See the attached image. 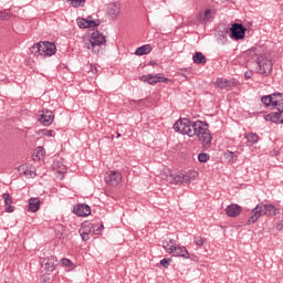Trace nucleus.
I'll return each instance as SVG.
<instances>
[{"label": "nucleus", "mask_w": 283, "mask_h": 283, "mask_svg": "<svg viewBox=\"0 0 283 283\" xmlns=\"http://www.w3.org/2000/svg\"><path fill=\"white\" fill-rule=\"evenodd\" d=\"M175 132L179 134H184V136H189L193 138L197 136L198 140L202 143L203 147H210L211 140L213 137L211 136V130H209V124L202 120L191 122L188 118L178 119L174 124Z\"/></svg>", "instance_id": "1"}, {"label": "nucleus", "mask_w": 283, "mask_h": 283, "mask_svg": "<svg viewBox=\"0 0 283 283\" xmlns=\"http://www.w3.org/2000/svg\"><path fill=\"white\" fill-rule=\"evenodd\" d=\"M280 210L273 205L259 203L252 209L251 217L247 221V224H255L256 220H260L262 216H277Z\"/></svg>", "instance_id": "2"}, {"label": "nucleus", "mask_w": 283, "mask_h": 283, "mask_svg": "<svg viewBox=\"0 0 283 283\" xmlns=\"http://www.w3.org/2000/svg\"><path fill=\"white\" fill-rule=\"evenodd\" d=\"M105 43H107L105 35L98 31H94L91 38L85 42V48L91 50L93 54H98Z\"/></svg>", "instance_id": "3"}, {"label": "nucleus", "mask_w": 283, "mask_h": 283, "mask_svg": "<svg viewBox=\"0 0 283 283\" xmlns=\"http://www.w3.org/2000/svg\"><path fill=\"white\" fill-rule=\"evenodd\" d=\"M255 62L259 67V74H262V76H271V73L273 72V62L266 57V55L258 56Z\"/></svg>", "instance_id": "4"}, {"label": "nucleus", "mask_w": 283, "mask_h": 283, "mask_svg": "<svg viewBox=\"0 0 283 283\" xmlns=\"http://www.w3.org/2000/svg\"><path fill=\"white\" fill-rule=\"evenodd\" d=\"M104 180L108 187H118L123 181V175L116 170H111L105 174Z\"/></svg>", "instance_id": "5"}, {"label": "nucleus", "mask_w": 283, "mask_h": 283, "mask_svg": "<svg viewBox=\"0 0 283 283\" xmlns=\"http://www.w3.org/2000/svg\"><path fill=\"white\" fill-rule=\"evenodd\" d=\"M143 83L148 85H156L157 83H171V80L163 77L160 74H147L139 77Z\"/></svg>", "instance_id": "6"}, {"label": "nucleus", "mask_w": 283, "mask_h": 283, "mask_svg": "<svg viewBox=\"0 0 283 283\" xmlns=\"http://www.w3.org/2000/svg\"><path fill=\"white\" fill-rule=\"evenodd\" d=\"M167 180L172 185H189V182H191V177L185 172H179L177 175H169Z\"/></svg>", "instance_id": "7"}, {"label": "nucleus", "mask_w": 283, "mask_h": 283, "mask_svg": "<svg viewBox=\"0 0 283 283\" xmlns=\"http://www.w3.org/2000/svg\"><path fill=\"white\" fill-rule=\"evenodd\" d=\"M231 38L234 39V41H240V39H244V34L247 32V28L240 23H233L230 28Z\"/></svg>", "instance_id": "8"}, {"label": "nucleus", "mask_w": 283, "mask_h": 283, "mask_svg": "<svg viewBox=\"0 0 283 283\" xmlns=\"http://www.w3.org/2000/svg\"><path fill=\"white\" fill-rule=\"evenodd\" d=\"M41 43V56H54L56 54V44L52 42H40Z\"/></svg>", "instance_id": "9"}, {"label": "nucleus", "mask_w": 283, "mask_h": 283, "mask_svg": "<svg viewBox=\"0 0 283 283\" xmlns=\"http://www.w3.org/2000/svg\"><path fill=\"white\" fill-rule=\"evenodd\" d=\"M73 212L75 216H78L80 218H87L92 213V208H90L88 205L85 203H78L76 207H74Z\"/></svg>", "instance_id": "10"}, {"label": "nucleus", "mask_w": 283, "mask_h": 283, "mask_svg": "<svg viewBox=\"0 0 283 283\" xmlns=\"http://www.w3.org/2000/svg\"><path fill=\"white\" fill-rule=\"evenodd\" d=\"M39 123L44 125V127H50L54 123V113L52 111H42V114L39 117Z\"/></svg>", "instance_id": "11"}, {"label": "nucleus", "mask_w": 283, "mask_h": 283, "mask_svg": "<svg viewBox=\"0 0 283 283\" xmlns=\"http://www.w3.org/2000/svg\"><path fill=\"white\" fill-rule=\"evenodd\" d=\"M265 120H271L276 125H283V108H277V112H272L265 116Z\"/></svg>", "instance_id": "12"}, {"label": "nucleus", "mask_w": 283, "mask_h": 283, "mask_svg": "<svg viewBox=\"0 0 283 283\" xmlns=\"http://www.w3.org/2000/svg\"><path fill=\"white\" fill-rule=\"evenodd\" d=\"M56 262H57L56 256H48L41 261V265L49 273H52L56 269Z\"/></svg>", "instance_id": "13"}, {"label": "nucleus", "mask_w": 283, "mask_h": 283, "mask_svg": "<svg viewBox=\"0 0 283 283\" xmlns=\"http://www.w3.org/2000/svg\"><path fill=\"white\" fill-rule=\"evenodd\" d=\"M197 20L199 23H210V21H213V11L211 9L200 11L197 14Z\"/></svg>", "instance_id": "14"}, {"label": "nucleus", "mask_w": 283, "mask_h": 283, "mask_svg": "<svg viewBox=\"0 0 283 283\" xmlns=\"http://www.w3.org/2000/svg\"><path fill=\"white\" fill-rule=\"evenodd\" d=\"M226 213L229 218H238L242 213V207L238 203L229 205L226 208Z\"/></svg>", "instance_id": "15"}, {"label": "nucleus", "mask_w": 283, "mask_h": 283, "mask_svg": "<svg viewBox=\"0 0 283 283\" xmlns=\"http://www.w3.org/2000/svg\"><path fill=\"white\" fill-rule=\"evenodd\" d=\"M107 14L111 17V19H118L120 14V3H111L107 8Z\"/></svg>", "instance_id": "16"}, {"label": "nucleus", "mask_w": 283, "mask_h": 283, "mask_svg": "<svg viewBox=\"0 0 283 283\" xmlns=\"http://www.w3.org/2000/svg\"><path fill=\"white\" fill-rule=\"evenodd\" d=\"M171 254L175 255V258H184L185 260H189V251H187V248L185 247L175 245Z\"/></svg>", "instance_id": "17"}, {"label": "nucleus", "mask_w": 283, "mask_h": 283, "mask_svg": "<svg viewBox=\"0 0 283 283\" xmlns=\"http://www.w3.org/2000/svg\"><path fill=\"white\" fill-rule=\"evenodd\" d=\"M90 233H92V223H84L80 229V235L84 242L90 240Z\"/></svg>", "instance_id": "18"}, {"label": "nucleus", "mask_w": 283, "mask_h": 283, "mask_svg": "<svg viewBox=\"0 0 283 283\" xmlns=\"http://www.w3.org/2000/svg\"><path fill=\"white\" fill-rule=\"evenodd\" d=\"M41 209V200L39 198H30L29 199V211L31 213H36Z\"/></svg>", "instance_id": "19"}, {"label": "nucleus", "mask_w": 283, "mask_h": 283, "mask_svg": "<svg viewBox=\"0 0 283 283\" xmlns=\"http://www.w3.org/2000/svg\"><path fill=\"white\" fill-rule=\"evenodd\" d=\"M216 85L220 90H229V87H233V81L227 78H218L216 81Z\"/></svg>", "instance_id": "20"}, {"label": "nucleus", "mask_w": 283, "mask_h": 283, "mask_svg": "<svg viewBox=\"0 0 283 283\" xmlns=\"http://www.w3.org/2000/svg\"><path fill=\"white\" fill-rule=\"evenodd\" d=\"M163 247H164L165 251H167V253L172 254L174 249H176V241H174L172 239L167 238L163 241Z\"/></svg>", "instance_id": "21"}, {"label": "nucleus", "mask_w": 283, "mask_h": 283, "mask_svg": "<svg viewBox=\"0 0 283 283\" xmlns=\"http://www.w3.org/2000/svg\"><path fill=\"white\" fill-rule=\"evenodd\" d=\"M192 61L196 63V65H205V63H207V57L205 54H202V52H196V54L192 56Z\"/></svg>", "instance_id": "22"}, {"label": "nucleus", "mask_w": 283, "mask_h": 283, "mask_svg": "<svg viewBox=\"0 0 283 283\" xmlns=\"http://www.w3.org/2000/svg\"><path fill=\"white\" fill-rule=\"evenodd\" d=\"M151 52V45L145 44L136 49L135 54L136 56H144V54H149Z\"/></svg>", "instance_id": "23"}, {"label": "nucleus", "mask_w": 283, "mask_h": 283, "mask_svg": "<svg viewBox=\"0 0 283 283\" xmlns=\"http://www.w3.org/2000/svg\"><path fill=\"white\" fill-rule=\"evenodd\" d=\"M259 138L260 137L255 133L247 134L245 139L248 140L247 142L248 147H253V145H255V143H258Z\"/></svg>", "instance_id": "24"}, {"label": "nucleus", "mask_w": 283, "mask_h": 283, "mask_svg": "<svg viewBox=\"0 0 283 283\" xmlns=\"http://www.w3.org/2000/svg\"><path fill=\"white\" fill-rule=\"evenodd\" d=\"M19 171L20 174H23V176H27L28 178H36V172L28 169V166H24V165L20 166Z\"/></svg>", "instance_id": "25"}, {"label": "nucleus", "mask_w": 283, "mask_h": 283, "mask_svg": "<svg viewBox=\"0 0 283 283\" xmlns=\"http://www.w3.org/2000/svg\"><path fill=\"white\" fill-rule=\"evenodd\" d=\"M224 158L226 160H229V163H235V160H238V155L231 150H227L224 153Z\"/></svg>", "instance_id": "26"}, {"label": "nucleus", "mask_w": 283, "mask_h": 283, "mask_svg": "<svg viewBox=\"0 0 283 283\" xmlns=\"http://www.w3.org/2000/svg\"><path fill=\"white\" fill-rule=\"evenodd\" d=\"M30 52L34 54V56H41V42L33 44Z\"/></svg>", "instance_id": "27"}, {"label": "nucleus", "mask_w": 283, "mask_h": 283, "mask_svg": "<svg viewBox=\"0 0 283 283\" xmlns=\"http://www.w3.org/2000/svg\"><path fill=\"white\" fill-rule=\"evenodd\" d=\"M84 2L85 0H67V3H70V6H72L73 8H81L83 7Z\"/></svg>", "instance_id": "28"}, {"label": "nucleus", "mask_w": 283, "mask_h": 283, "mask_svg": "<svg viewBox=\"0 0 283 283\" xmlns=\"http://www.w3.org/2000/svg\"><path fill=\"white\" fill-rule=\"evenodd\" d=\"M87 20V28H98V25H101V20H90V19H86Z\"/></svg>", "instance_id": "29"}, {"label": "nucleus", "mask_w": 283, "mask_h": 283, "mask_svg": "<svg viewBox=\"0 0 283 283\" xmlns=\"http://www.w3.org/2000/svg\"><path fill=\"white\" fill-rule=\"evenodd\" d=\"M261 102L263 103V105H265V107H271V105H273L271 102V95H265L261 97Z\"/></svg>", "instance_id": "30"}, {"label": "nucleus", "mask_w": 283, "mask_h": 283, "mask_svg": "<svg viewBox=\"0 0 283 283\" xmlns=\"http://www.w3.org/2000/svg\"><path fill=\"white\" fill-rule=\"evenodd\" d=\"M40 136H46L48 138H52L54 136V130L41 129L39 130Z\"/></svg>", "instance_id": "31"}, {"label": "nucleus", "mask_w": 283, "mask_h": 283, "mask_svg": "<svg viewBox=\"0 0 283 283\" xmlns=\"http://www.w3.org/2000/svg\"><path fill=\"white\" fill-rule=\"evenodd\" d=\"M60 264L65 268L74 266V262L70 259H61Z\"/></svg>", "instance_id": "32"}, {"label": "nucleus", "mask_w": 283, "mask_h": 283, "mask_svg": "<svg viewBox=\"0 0 283 283\" xmlns=\"http://www.w3.org/2000/svg\"><path fill=\"white\" fill-rule=\"evenodd\" d=\"M210 156L207 153H200L198 155L199 163H207L209 160Z\"/></svg>", "instance_id": "33"}, {"label": "nucleus", "mask_w": 283, "mask_h": 283, "mask_svg": "<svg viewBox=\"0 0 283 283\" xmlns=\"http://www.w3.org/2000/svg\"><path fill=\"white\" fill-rule=\"evenodd\" d=\"M2 198H3V200H4V205L6 206H10V205H12V197L10 196V193H8V192H4L3 195H2Z\"/></svg>", "instance_id": "34"}, {"label": "nucleus", "mask_w": 283, "mask_h": 283, "mask_svg": "<svg viewBox=\"0 0 283 283\" xmlns=\"http://www.w3.org/2000/svg\"><path fill=\"white\" fill-rule=\"evenodd\" d=\"M193 242L196 247H205V238L202 237H195Z\"/></svg>", "instance_id": "35"}, {"label": "nucleus", "mask_w": 283, "mask_h": 283, "mask_svg": "<svg viewBox=\"0 0 283 283\" xmlns=\"http://www.w3.org/2000/svg\"><path fill=\"white\" fill-rule=\"evenodd\" d=\"M270 98H271V103L274 107H279V104H277V94L276 93H273V94H270Z\"/></svg>", "instance_id": "36"}, {"label": "nucleus", "mask_w": 283, "mask_h": 283, "mask_svg": "<svg viewBox=\"0 0 283 283\" xmlns=\"http://www.w3.org/2000/svg\"><path fill=\"white\" fill-rule=\"evenodd\" d=\"M161 266H164V269H169V264H171V259H163L160 261Z\"/></svg>", "instance_id": "37"}, {"label": "nucleus", "mask_w": 283, "mask_h": 283, "mask_svg": "<svg viewBox=\"0 0 283 283\" xmlns=\"http://www.w3.org/2000/svg\"><path fill=\"white\" fill-rule=\"evenodd\" d=\"M276 103L279 105V107H282L283 105V93H276Z\"/></svg>", "instance_id": "38"}, {"label": "nucleus", "mask_w": 283, "mask_h": 283, "mask_svg": "<svg viewBox=\"0 0 283 283\" xmlns=\"http://www.w3.org/2000/svg\"><path fill=\"white\" fill-rule=\"evenodd\" d=\"M91 229H92L93 233H98L99 231H103L104 227H103V224H101V226H92L91 224Z\"/></svg>", "instance_id": "39"}, {"label": "nucleus", "mask_w": 283, "mask_h": 283, "mask_svg": "<svg viewBox=\"0 0 283 283\" xmlns=\"http://www.w3.org/2000/svg\"><path fill=\"white\" fill-rule=\"evenodd\" d=\"M10 19V10L6 9L2 11V20L8 21Z\"/></svg>", "instance_id": "40"}, {"label": "nucleus", "mask_w": 283, "mask_h": 283, "mask_svg": "<svg viewBox=\"0 0 283 283\" xmlns=\"http://www.w3.org/2000/svg\"><path fill=\"white\" fill-rule=\"evenodd\" d=\"M78 28L85 29L87 28V19H82L77 22Z\"/></svg>", "instance_id": "41"}, {"label": "nucleus", "mask_w": 283, "mask_h": 283, "mask_svg": "<svg viewBox=\"0 0 283 283\" xmlns=\"http://www.w3.org/2000/svg\"><path fill=\"white\" fill-rule=\"evenodd\" d=\"M45 155V148L39 146L36 148V156L41 157V156H44Z\"/></svg>", "instance_id": "42"}, {"label": "nucleus", "mask_w": 283, "mask_h": 283, "mask_svg": "<svg viewBox=\"0 0 283 283\" xmlns=\"http://www.w3.org/2000/svg\"><path fill=\"white\" fill-rule=\"evenodd\" d=\"M244 76H245L247 81H249V78H251V76H253V72H251V71H245V72H244Z\"/></svg>", "instance_id": "43"}, {"label": "nucleus", "mask_w": 283, "mask_h": 283, "mask_svg": "<svg viewBox=\"0 0 283 283\" xmlns=\"http://www.w3.org/2000/svg\"><path fill=\"white\" fill-rule=\"evenodd\" d=\"M13 211H14V208L12 205L7 206V208H6L7 213H12Z\"/></svg>", "instance_id": "44"}, {"label": "nucleus", "mask_w": 283, "mask_h": 283, "mask_svg": "<svg viewBox=\"0 0 283 283\" xmlns=\"http://www.w3.org/2000/svg\"><path fill=\"white\" fill-rule=\"evenodd\" d=\"M91 71L93 74H96V72H98V69H96V66L91 65Z\"/></svg>", "instance_id": "45"}, {"label": "nucleus", "mask_w": 283, "mask_h": 283, "mask_svg": "<svg viewBox=\"0 0 283 283\" xmlns=\"http://www.w3.org/2000/svg\"><path fill=\"white\" fill-rule=\"evenodd\" d=\"M0 19H3V11H0Z\"/></svg>", "instance_id": "46"}, {"label": "nucleus", "mask_w": 283, "mask_h": 283, "mask_svg": "<svg viewBox=\"0 0 283 283\" xmlns=\"http://www.w3.org/2000/svg\"><path fill=\"white\" fill-rule=\"evenodd\" d=\"M117 138H120V134L119 133H117Z\"/></svg>", "instance_id": "47"}, {"label": "nucleus", "mask_w": 283, "mask_h": 283, "mask_svg": "<svg viewBox=\"0 0 283 283\" xmlns=\"http://www.w3.org/2000/svg\"><path fill=\"white\" fill-rule=\"evenodd\" d=\"M61 235L63 237V232H61Z\"/></svg>", "instance_id": "48"}]
</instances>
